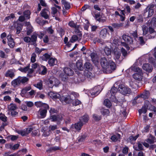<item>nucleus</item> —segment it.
<instances>
[{
	"label": "nucleus",
	"instance_id": "a18cd8bd",
	"mask_svg": "<svg viewBox=\"0 0 156 156\" xmlns=\"http://www.w3.org/2000/svg\"><path fill=\"white\" fill-rule=\"evenodd\" d=\"M147 112V108L145 106H143L141 109L139 110V112L140 115H141V113H145Z\"/></svg>",
	"mask_w": 156,
	"mask_h": 156
},
{
	"label": "nucleus",
	"instance_id": "13d9d810",
	"mask_svg": "<svg viewBox=\"0 0 156 156\" xmlns=\"http://www.w3.org/2000/svg\"><path fill=\"white\" fill-rule=\"evenodd\" d=\"M8 55H6L5 52L2 51L0 50V57L2 58H6Z\"/></svg>",
	"mask_w": 156,
	"mask_h": 156
},
{
	"label": "nucleus",
	"instance_id": "4468645a",
	"mask_svg": "<svg viewBox=\"0 0 156 156\" xmlns=\"http://www.w3.org/2000/svg\"><path fill=\"white\" fill-rule=\"evenodd\" d=\"M145 141L150 144H152L156 141L155 137L151 134L148 135V138L146 139Z\"/></svg>",
	"mask_w": 156,
	"mask_h": 156
},
{
	"label": "nucleus",
	"instance_id": "1a4fd4ad",
	"mask_svg": "<svg viewBox=\"0 0 156 156\" xmlns=\"http://www.w3.org/2000/svg\"><path fill=\"white\" fill-rule=\"evenodd\" d=\"M48 95L53 100H57V99H60L61 96L58 93H56L53 92H50L48 93Z\"/></svg>",
	"mask_w": 156,
	"mask_h": 156
},
{
	"label": "nucleus",
	"instance_id": "0eeeda50",
	"mask_svg": "<svg viewBox=\"0 0 156 156\" xmlns=\"http://www.w3.org/2000/svg\"><path fill=\"white\" fill-rule=\"evenodd\" d=\"M50 14L49 9L48 8L43 9L40 13L41 16L46 19L49 18Z\"/></svg>",
	"mask_w": 156,
	"mask_h": 156
},
{
	"label": "nucleus",
	"instance_id": "3c124183",
	"mask_svg": "<svg viewBox=\"0 0 156 156\" xmlns=\"http://www.w3.org/2000/svg\"><path fill=\"white\" fill-rule=\"evenodd\" d=\"M41 67L43 69L41 72V74L42 75H45L47 73V69L45 66H41Z\"/></svg>",
	"mask_w": 156,
	"mask_h": 156
},
{
	"label": "nucleus",
	"instance_id": "ea45409f",
	"mask_svg": "<svg viewBox=\"0 0 156 156\" xmlns=\"http://www.w3.org/2000/svg\"><path fill=\"white\" fill-rule=\"evenodd\" d=\"M94 43H96L97 42H98L102 45L105 44L104 41L98 38H95L94 40Z\"/></svg>",
	"mask_w": 156,
	"mask_h": 156
},
{
	"label": "nucleus",
	"instance_id": "4c0bfd02",
	"mask_svg": "<svg viewBox=\"0 0 156 156\" xmlns=\"http://www.w3.org/2000/svg\"><path fill=\"white\" fill-rule=\"evenodd\" d=\"M104 104L108 108H110L112 106L111 103L108 99H106L104 100Z\"/></svg>",
	"mask_w": 156,
	"mask_h": 156
},
{
	"label": "nucleus",
	"instance_id": "39448f33",
	"mask_svg": "<svg viewBox=\"0 0 156 156\" xmlns=\"http://www.w3.org/2000/svg\"><path fill=\"white\" fill-rule=\"evenodd\" d=\"M50 119L51 121L56 122L57 124L59 125L60 124L61 121L62 120V116L61 115H51Z\"/></svg>",
	"mask_w": 156,
	"mask_h": 156
},
{
	"label": "nucleus",
	"instance_id": "f257e3e1",
	"mask_svg": "<svg viewBox=\"0 0 156 156\" xmlns=\"http://www.w3.org/2000/svg\"><path fill=\"white\" fill-rule=\"evenodd\" d=\"M29 79L25 76H19L13 80L11 82V85L14 88L18 87L21 83L23 84H27Z\"/></svg>",
	"mask_w": 156,
	"mask_h": 156
},
{
	"label": "nucleus",
	"instance_id": "a878e982",
	"mask_svg": "<svg viewBox=\"0 0 156 156\" xmlns=\"http://www.w3.org/2000/svg\"><path fill=\"white\" fill-rule=\"evenodd\" d=\"M89 120V116L86 114L81 117L80 119V122L82 123V122H86L88 121Z\"/></svg>",
	"mask_w": 156,
	"mask_h": 156
},
{
	"label": "nucleus",
	"instance_id": "72a5a7b5",
	"mask_svg": "<svg viewBox=\"0 0 156 156\" xmlns=\"http://www.w3.org/2000/svg\"><path fill=\"white\" fill-rule=\"evenodd\" d=\"M84 67L86 69L91 70L92 69V66L89 62H86L84 65Z\"/></svg>",
	"mask_w": 156,
	"mask_h": 156
},
{
	"label": "nucleus",
	"instance_id": "f704fd0d",
	"mask_svg": "<svg viewBox=\"0 0 156 156\" xmlns=\"http://www.w3.org/2000/svg\"><path fill=\"white\" fill-rule=\"evenodd\" d=\"M104 52L105 54L109 56L111 55V50L110 48H109L108 47H105L104 49Z\"/></svg>",
	"mask_w": 156,
	"mask_h": 156
},
{
	"label": "nucleus",
	"instance_id": "6ab92c4d",
	"mask_svg": "<svg viewBox=\"0 0 156 156\" xmlns=\"http://www.w3.org/2000/svg\"><path fill=\"white\" fill-rule=\"evenodd\" d=\"M150 96V92L148 90H145L142 94H141L139 97L144 98V99H147Z\"/></svg>",
	"mask_w": 156,
	"mask_h": 156
},
{
	"label": "nucleus",
	"instance_id": "680f3d73",
	"mask_svg": "<svg viewBox=\"0 0 156 156\" xmlns=\"http://www.w3.org/2000/svg\"><path fill=\"white\" fill-rule=\"evenodd\" d=\"M137 20L138 22H142L143 21V18L141 15H139L137 17Z\"/></svg>",
	"mask_w": 156,
	"mask_h": 156
},
{
	"label": "nucleus",
	"instance_id": "e433bc0d",
	"mask_svg": "<svg viewBox=\"0 0 156 156\" xmlns=\"http://www.w3.org/2000/svg\"><path fill=\"white\" fill-rule=\"evenodd\" d=\"M76 66L78 69L82 70L83 69L82 63L80 61H78L76 63Z\"/></svg>",
	"mask_w": 156,
	"mask_h": 156
},
{
	"label": "nucleus",
	"instance_id": "4be33fe9",
	"mask_svg": "<svg viewBox=\"0 0 156 156\" xmlns=\"http://www.w3.org/2000/svg\"><path fill=\"white\" fill-rule=\"evenodd\" d=\"M114 58L116 60H118L121 55V53L119 49H116L114 50Z\"/></svg>",
	"mask_w": 156,
	"mask_h": 156
},
{
	"label": "nucleus",
	"instance_id": "20e7f679",
	"mask_svg": "<svg viewBox=\"0 0 156 156\" xmlns=\"http://www.w3.org/2000/svg\"><path fill=\"white\" fill-rule=\"evenodd\" d=\"M118 86V90L122 94H129L130 93V89L124 85L120 84Z\"/></svg>",
	"mask_w": 156,
	"mask_h": 156
},
{
	"label": "nucleus",
	"instance_id": "8fccbe9b",
	"mask_svg": "<svg viewBox=\"0 0 156 156\" xmlns=\"http://www.w3.org/2000/svg\"><path fill=\"white\" fill-rule=\"evenodd\" d=\"M79 40L78 39V38L76 35H73L71 38L70 41V42L73 43L74 42L76 41Z\"/></svg>",
	"mask_w": 156,
	"mask_h": 156
},
{
	"label": "nucleus",
	"instance_id": "9d476101",
	"mask_svg": "<svg viewBox=\"0 0 156 156\" xmlns=\"http://www.w3.org/2000/svg\"><path fill=\"white\" fill-rule=\"evenodd\" d=\"M7 38L8 40V44L9 46L11 48L14 47L15 46V43L10 34L7 36Z\"/></svg>",
	"mask_w": 156,
	"mask_h": 156
},
{
	"label": "nucleus",
	"instance_id": "ddd939ff",
	"mask_svg": "<svg viewBox=\"0 0 156 156\" xmlns=\"http://www.w3.org/2000/svg\"><path fill=\"white\" fill-rule=\"evenodd\" d=\"M60 100L62 102L64 101L66 103L69 104L70 103H72L73 99L69 95L66 97H62Z\"/></svg>",
	"mask_w": 156,
	"mask_h": 156
},
{
	"label": "nucleus",
	"instance_id": "9b49d317",
	"mask_svg": "<svg viewBox=\"0 0 156 156\" xmlns=\"http://www.w3.org/2000/svg\"><path fill=\"white\" fill-rule=\"evenodd\" d=\"M100 87V86H98L91 89L90 91L91 95L92 96H96L97 95L100 93V92H98L99 91Z\"/></svg>",
	"mask_w": 156,
	"mask_h": 156
},
{
	"label": "nucleus",
	"instance_id": "cd10ccee",
	"mask_svg": "<svg viewBox=\"0 0 156 156\" xmlns=\"http://www.w3.org/2000/svg\"><path fill=\"white\" fill-rule=\"evenodd\" d=\"M107 33V30L106 29H104L101 30L100 33V36L101 37L105 39L106 37Z\"/></svg>",
	"mask_w": 156,
	"mask_h": 156
},
{
	"label": "nucleus",
	"instance_id": "69168bd1",
	"mask_svg": "<svg viewBox=\"0 0 156 156\" xmlns=\"http://www.w3.org/2000/svg\"><path fill=\"white\" fill-rule=\"evenodd\" d=\"M143 34L144 35H146L148 32V28L147 27L145 26L142 28Z\"/></svg>",
	"mask_w": 156,
	"mask_h": 156
},
{
	"label": "nucleus",
	"instance_id": "bb28decb",
	"mask_svg": "<svg viewBox=\"0 0 156 156\" xmlns=\"http://www.w3.org/2000/svg\"><path fill=\"white\" fill-rule=\"evenodd\" d=\"M8 110L9 111H14L17 108V107L16 104L13 103H11L8 106Z\"/></svg>",
	"mask_w": 156,
	"mask_h": 156
},
{
	"label": "nucleus",
	"instance_id": "c85d7f7f",
	"mask_svg": "<svg viewBox=\"0 0 156 156\" xmlns=\"http://www.w3.org/2000/svg\"><path fill=\"white\" fill-rule=\"evenodd\" d=\"M138 147L135 146H134L133 147L136 151H139L144 150V147L141 143L138 142L137 143Z\"/></svg>",
	"mask_w": 156,
	"mask_h": 156
},
{
	"label": "nucleus",
	"instance_id": "2f4dec72",
	"mask_svg": "<svg viewBox=\"0 0 156 156\" xmlns=\"http://www.w3.org/2000/svg\"><path fill=\"white\" fill-rule=\"evenodd\" d=\"M109 67L112 70H114L115 69L116 67L115 63L112 61L109 60Z\"/></svg>",
	"mask_w": 156,
	"mask_h": 156
},
{
	"label": "nucleus",
	"instance_id": "864d4df0",
	"mask_svg": "<svg viewBox=\"0 0 156 156\" xmlns=\"http://www.w3.org/2000/svg\"><path fill=\"white\" fill-rule=\"evenodd\" d=\"M68 25L72 28H74L77 25L73 21H70L68 23Z\"/></svg>",
	"mask_w": 156,
	"mask_h": 156
},
{
	"label": "nucleus",
	"instance_id": "49530a36",
	"mask_svg": "<svg viewBox=\"0 0 156 156\" xmlns=\"http://www.w3.org/2000/svg\"><path fill=\"white\" fill-rule=\"evenodd\" d=\"M70 97L73 99L75 98H77L79 96L78 94L74 92H72L69 95Z\"/></svg>",
	"mask_w": 156,
	"mask_h": 156
},
{
	"label": "nucleus",
	"instance_id": "423d86ee",
	"mask_svg": "<svg viewBox=\"0 0 156 156\" xmlns=\"http://www.w3.org/2000/svg\"><path fill=\"white\" fill-rule=\"evenodd\" d=\"M109 60H108L105 57L101 59V64L102 67L104 69H109Z\"/></svg>",
	"mask_w": 156,
	"mask_h": 156
},
{
	"label": "nucleus",
	"instance_id": "7c9ffc66",
	"mask_svg": "<svg viewBox=\"0 0 156 156\" xmlns=\"http://www.w3.org/2000/svg\"><path fill=\"white\" fill-rule=\"evenodd\" d=\"M83 125V123L80 122L75 124L74 127L76 130H80L81 129Z\"/></svg>",
	"mask_w": 156,
	"mask_h": 156
},
{
	"label": "nucleus",
	"instance_id": "6e6552de",
	"mask_svg": "<svg viewBox=\"0 0 156 156\" xmlns=\"http://www.w3.org/2000/svg\"><path fill=\"white\" fill-rule=\"evenodd\" d=\"M122 37L123 39L127 44H133V40L131 37L126 34H123L122 36Z\"/></svg>",
	"mask_w": 156,
	"mask_h": 156
},
{
	"label": "nucleus",
	"instance_id": "09e8293b",
	"mask_svg": "<svg viewBox=\"0 0 156 156\" xmlns=\"http://www.w3.org/2000/svg\"><path fill=\"white\" fill-rule=\"evenodd\" d=\"M36 56L37 55L34 53H33L32 54L31 58V61L32 62L34 63L36 61Z\"/></svg>",
	"mask_w": 156,
	"mask_h": 156
},
{
	"label": "nucleus",
	"instance_id": "79ce46f5",
	"mask_svg": "<svg viewBox=\"0 0 156 156\" xmlns=\"http://www.w3.org/2000/svg\"><path fill=\"white\" fill-rule=\"evenodd\" d=\"M34 86L37 88L39 89L40 90H42L43 88L42 82L41 81H40V82L37 83V84H34Z\"/></svg>",
	"mask_w": 156,
	"mask_h": 156
},
{
	"label": "nucleus",
	"instance_id": "a19ab883",
	"mask_svg": "<svg viewBox=\"0 0 156 156\" xmlns=\"http://www.w3.org/2000/svg\"><path fill=\"white\" fill-rule=\"evenodd\" d=\"M60 148L57 146H54L50 147L49 149L47 150V152H51L53 151H55L57 150H59Z\"/></svg>",
	"mask_w": 156,
	"mask_h": 156
},
{
	"label": "nucleus",
	"instance_id": "58836bf2",
	"mask_svg": "<svg viewBox=\"0 0 156 156\" xmlns=\"http://www.w3.org/2000/svg\"><path fill=\"white\" fill-rule=\"evenodd\" d=\"M30 12L29 10H27L23 12L24 16L26 19H29L30 18Z\"/></svg>",
	"mask_w": 156,
	"mask_h": 156
},
{
	"label": "nucleus",
	"instance_id": "f8f14e48",
	"mask_svg": "<svg viewBox=\"0 0 156 156\" xmlns=\"http://www.w3.org/2000/svg\"><path fill=\"white\" fill-rule=\"evenodd\" d=\"M143 69L148 73H151L152 70V66L148 63H145L143 66Z\"/></svg>",
	"mask_w": 156,
	"mask_h": 156
},
{
	"label": "nucleus",
	"instance_id": "5fc2aeb1",
	"mask_svg": "<svg viewBox=\"0 0 156 156\" xmlns=\"http://www.w3.org/2000/svg\"><path fill=\"white\" fill-rule=\"evenodd\" d=\"M103 115H107L109 113V112L108 109H103L101 111Z\"/></svg>",
	"mask_w": 156,
	"mask_h": 156
},
{
	"label": "nucleus",
	"instance_id": "c03bdc74",
	"mask_svg": "<svg viewBox=\"0 0 156 156\" xmlns=\"http://www.w3.org/2000/svg\"><path fill=\"white\" fill-rule=\"evenodd\" d=\"M37 35L36 34H34L31 36L30 38L31 41L34 43H35L37 40Z\"/></svg>",
	"mask_w": 156,
	"mask_h": 156
},
{
	"label": "nucleus",
	"instance_id": "f3484780",
	"mask_svg": "<svg viewBox=\"0 0 156 156\" xmlns=\"http://www.w3.org/2000/svg\"><path fill=\"white\" fill-rule=\"evenodd\" d=\"M47 112V111L46 109H40L38 112L40 115L39 118L41 119L44 118L46 116Z\"/></svg>",
	"mask_w": 156,
	"mask_h": 156
},
{
	"label": "nucleus",
	"instance_id": "c9c22d12",
	"mask_svg": "<svg viewBox=\"0 0 156 156\" xmlns=\"http://www.w3.org/2000/svg\"><path fill=\"white\" fill-rule=\"evenodd\" d=\"M31 89V87L30 86L25 87L21 90V93L23 94H25L27 91L30 90Z\"/></svg>",
	"mask_w": 156,
	"mask_h": 156
},
{
	"label": "nucleus",
	"instance_id": "338daca9",
	"mask_svg": "<svg viewBox=\"0 0 156 156\" xmlns=\"http://www.w3.org/2000/svg\"><path fill=\"white\" fill-rule=\"evenodd\" d=\"M23 41L26 42L28 43L31 41L30 38L29 37H25L23 38Z\"/></svg>",
	"mask_w": 156,
	"mask_h": 156
},
{
	"label": "nucleus",
	"instance_id": "774afa93",
	"mask_svg": "<svg viewBox=\"0 0 156 156\" xmlns=\"http://www.w3.org/2000/svg\"><path fill=\"white\" fill-rule=\"evenodd\" d=\"M43 103L41 101H38L36 102L35 103V105L37 107H42Z\"/></svg>",
	"mask_w": 156,
	"mask_h": 156
},
{
	"label": "nucleus",
	"instance_id": "052dcab7",
	"mask_svg": "<svg viewBox=\"0 0 156 156\" xmlns=\"http://www.w3.org/2000/svg\"><path fill=\"white\" fill-rule=\"evenodd\" d=\"M18 133L21 135L22 136H24L27 135L26 131L25 130H19L18 131Z\"/></svg>",
	"mask_w": 156,
	"mask_h": 156
},
{
	"label": "nucleus",
	"instance_id": "5701e85b",
	"mask_svg": "<svg viewBox=\"0 0 156 156\" xmlns=\"http://www.w3.org/2000/svg\"><path fill=\"white\" fill-rule=\"evenodd\" d=\"M149 31L150 34L149 36L150 38H154L156 35V32L155 31L154 29L151 27H149Z\"/></svg>",
	"mask_w": 156,
	"mask_h": 156
},
{
	"label": "nucleus",
	"instance_id": "dca6fc26",
	"mask_svg": "<svg viewBox=\"0 0 156 156\" xmlns=\"http://www.w3.org/2000/svg\"><path fill=\"white\" fill-rule=\"evenodd\" d=\"M63 71L65 74L67 76H72L73 74V70L69 67H65Z\"/></svg>",
	"mask_w": 156,
	"mask_h": 156
},
{
	"label": "nucleus",
	"instance_id": "37998d69",
	"mask_svg": "<svg viewBox=\"0 0 156 156\" xmlns=\"http://www.w3.org/2000/svg\"><path fill=\"white\" fill-rule=\"evenodd\" d=\"M23 26L21 24H18L16 28V34H18L20 33L21 31L22 30Z\"/></svg>",
	"mask_w": 156,
	"mask_h": 156
},
{
	"label": "nucleus",
	"instance_id": "b1692460",
	"mask_svg": "<svg viewBox=\"0 0 156 156\" xmlns=\"http://www.w3.org/2000/svg\"><path fill=\"white\" fill-rule=\"evenodd\" d=\"M139 136V134H137L135 136H131L128 139V140L132 144H134L135 142V141Z\"/></svg>",
	"mask_w": 156,
	"mask_h": 156
},
{
	"label": "nucleus",
	"instance_id": "aec40b11",
	"mask_svg": "<svg viewBox=\"0 0 156 156\" xmlns=\"http://www.w3.org/2000/svg\"><path fill=\"white\" fill-rule=\"evenodd\" d=\"M48 63L51 66H53L57 64V60L55 58L51 57L48 61Z\"/></svg>",
	"mask_w": 156,
	"mask_h": 156
},
{
	"label": "nucleus",
	"instance_id": "4d7b16f0",
	"mask_svg": "<svg viewBox=\"0 0 156 156\" xmlns=\"http://www.w3.org/2000/svg\"><path fill=\"white\" fill-rule=\"evenodd\" d=\"M50 134V130L48 131H44L42 135L44 136L45 137L48 136Z\"/></svg>",
	"mask_w": 156,
	"mask_h": 156
},
{
	"label": "nucleus",
	"instance_id": "603ef678",
	"mask_svg": "<svg viewBox=\"0 0 156 156\" xmlns=\"http://www.w3.org/2000/svg\"><path fill=\"white\" fill-rule=\"evenodd\" d=\"M34 128L33 126H31L30 128H27L25 130L27 135L30 133L34 129Z\"/></svg>",
	"mask_w": 156,
	"mask_h": 156
},
{
	"label": "nucleus",
	"instance_id": "bf43d9fd",
	"mask_svg": "<svg viewBox=\"0 0 156 156\" xmlns=\"http://www.w3.org/2000/svg\"><path fill=\"white\" fill-rule=\"evenodd\" d=\"M80 28V26L79 25H77L75 28L74 31L76 34H78L81 32V31L79 30Z\"/></svg>",
	"mask_w": 156,
	"mask_h": 156
},
{
	"label": "nucleus",
	"instance_id": "0e129e2a",
	"mask_svg": "<svg viewBox=\"0 0 156 156\" xmlns=\"http://www.w3.org/2000/svg\"><path fill=\"white\" fill-rule=\"evenodd\" d=\"M93 117L94 119L96 121H99L101 119V117L100 116L96 114H94Z\"/></svg>",
	"mask_w": 156,
	"mask_h": 156
},
{
	"label": "nucleus",
	"instance_id": "6e6d98bb",
	"mask_svg": "<svg viewBox=\"0 0 156 156\" xmlns=\"http://www.w3.org/2000/svg\"><path fill=\"white\" fill-rule=\"evenodd\" d=\"M49 130L51 131H54L57 129V126L56 125H50L49 126Z\"/></svg>",
	"mask_w": 156,
	"mask_h": 156
},
{
	"label": "nucleus",
	"instance_id": "a211bd4d",
	"mask_svg": "<svg viewBox=\"0 0 156 156\" xmlns=\"http://www.w3.org/2000/svg\"><path fill=\"white\" fill-rule=\"evenodd\" d=\"M26 25H27V35H30L33 31V28L29 22L27 23Z\"/></svg>",
	"mask_w": 156,
	"mask_h": 156
},
{
	"label": "nucleus",
	"instance_id": "393cba45",
	"mask_svg": "<svg viewBox=\"0 0 156 156\" xmlns=\"http://www.w3.org/2000/svg\"><path fill=\"white\" fill-rule=\"evenodd\" d=\"M61 2L66 9L68 10L70 8L71 6L70 3L66 1V0H62Z\"/></svg>",
	"mask_w": 156,
	"mask_h": 156
},
{
	"label": "nucleus",
	"instance_id": "7ed1b4c3",
	"mask_svg": "<svg viewBox=\"0 0 156 156\" xmlns=\"http://www.w3.org/2000/svg\"><path fill=\"white\" fill-rule=\"evenodd\" d=\"M117 87V84L115 83L114 84V86L112 88L110 91L111 96L110 97V98L111 100L115 102H116L117 101L115 96V94L117 93L118 90V88Z\"/></svg>",
	"mask_w": 156,
	"mask_h": 156
},
{
	"label": "nucleus",
	"instance_id": "f03ea898",
	"mask_svg": "<svg viewBox=\"0 0 156 156\" xmlns=\"http://www.w3.org/2000/svg\"><path fill=\"white\" fill-rule=\"evenodd\" d=\"M48 84L49 88H52L54 86L58 87L60 83L59 80L53 76H51L48 79Z\"/></svg>",
	"mask_w": 156,
	"mask_h": 156
},
{
	"label": "nucleus",
	"instance_id": "de8ad7c7",
	"mask_svg": "<svg viewBox=\"0 0 156 156\" xmlns=\"http://www.w3.org/2000/svg\"><path fill=\"white\" fill-rule=\"evenodd\" d=\"M72 103L73 105L76 106L79 105L81 103V102L78 99H76L74 100L73 99V100L72 101Z\"/></svg>",
	"mask_w": 156,
	"mask_h": 156
},
{
	"label": "nucleus",
	"instance_id": "e2e57ef3",
	"mask_svg": "<svg viewBox=\"0 0 156 156\" xmlns=\"http://www.w3.org/2000/svg\"><path fill=\"white\" fill-rule=\"evenodd\" d=\"M30 67V66H28L23 68H21L20 70L22 72L26 73L27 72L28 70Z\"/></svg>",
	"mask_w": 156,
	"mask_h": 156
},
{
	"label": "nucleus",
	"instance_id": "2eb2a0df",
	"mask_svg": "<svg viewBox=\"0 0 156 156\" xmlns=\"http://www.w3.org/2000/svg\"><path fill=\"white\" fill-rule=\"evenodd\" d=\"M143 74L135 73L133 74V77L136 80L140 81L142 79Z\"/></svg>",
	"mask_w": 156,
	"mask_h": 156
},
{
	"label": "nucleus",
	"instance_id": "473e14b6",
	"mask_svg": "<svg viewBox=\"0 0 156 156\" xmlns=\"http://www.w3.org/2000/svg\"><path fill=\"white\" fill-rule=\"evenodd\" d=\"M90 56L92 60L94 62H96L98 61V59L97 58L96 55L94 53H92L90 54Z\"/></svg>",
	"mask_w": 156,
	"mask_h": 156
},
{
	"label": "nucleus",
	"instance_id": "c756f323",
	"mask_svg": "<svg viewBox=\"0 0 156 156\" xmlns=\"http://www.w3.org/2000/svg\"><path fill=\"white\" fill-rule=\"evenodd\" d=\"M51 57V55L47 53L44 54L41 57V59L44 61H47Z\"/></svg>",
	"mask_w": 156,
	"mask_h": 156
},
{
	"label": "nucleus",
	"instance_id": "412c9836",
	"mask_svg": "<svg viewBox=\"0 0 156 156\" xmlns=\"http://www.w3.org/2000/svg\"><path fill=\"white\" fill-rule=\"evenodd\" d=\"M5 76L9 77L12 78L15 76V74L13 70H8L5 74Z\"/></svg>",
	"mask_w": 156,
	"mask_h": 156
}]
</instances>
